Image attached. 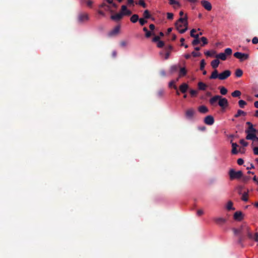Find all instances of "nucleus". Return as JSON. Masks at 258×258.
I'll return each instance as SVG.
<instances>
[{"label": "nucleus", "instance_id": "0eeeda50", "mask_svg": "<svg viewBox=\"0 0 258 258\" xmlns=\"http://www.w3.org/2000/svg\"><path fill=\"white\" fill-rule=\"evenodd\" d=\"M89 19V15L86 13H80L78 16V22L79 23H83L87 21Z\"/></svg>", "mask_w": 258, "mask_h": 258}, {"label": "nucleus", "instance_id": "aec40b11", "mask_svg": "<svg viewBox=\"0 0 258 258\" xmlns=\"http://www.w3.org/2000/svg\"><path fill=\"white\" fill-rule=\"evenodd\" d=\"M220 63V61L218 59H215L212 60L211 62V65L212 67L215 70H216V69L218 68L219 64Z\"/></svg>", "mask_w": 258, "mask_h": 258}, {"label": "nucleus", "instance_id": "37998d69", "mask_svg": "<svg viewBox=\"0 0 258 258\" xmlns=\"http://www.w3.org/2000/svg\"><path fill=\"white\" fill-rule=\"evenodd\" d=\"M201 40L203 42L202 46H204L206 44H207L208 43L207 39L205 37H202L201 38Z\"/></svg>", "mask_w": 258, "mask_h": 258}, {"label": "nucleus", "instance_id": "a211bd4d", "mask_svg": "<svg viewBox=\"0 0 258 258\" xmlns=\"http://www.w3.org/2000/svg\"><path fill=\"white\" fill-rule=\"evenodd\" d=\"M215 222L218 225H222L226 222V219L223 218H216L214 219Z\"/></svg>", "mask_w": 258, "mask_h": 258}, {"label": "nucleus", "instance_id": "a878e982", "mask_svg": "<svg viewBox=\"0 0 258 258\" xmlns=\"http://www.w3.org/2000/svg\"><path fill=\"white\" fill-rule=\"evenodd\" d=\"M187 71L185 68H181L180 69L179 77H181L186 75Z\"/></svg>", "mask_w": 258, "mask_h": 258}, {"label": "nucleus", "instance_id": "13d9d810", "mask_svg": "<svg viewBox=\"0 0 258 258\" xmlns=\"http://www.w3.org/2000/svg\"><path fill=\"white\" fill-rule=\"evenodd\" d=\"M160 38L159 36H155L154 38L152 39V41L154 42H157L160 40Z\"/></svg>", "mask_w": 258, "mask_h": 258}, {"label": "nucleus", "instance_id": "de8ad7c7", "mask_svg": "<svg viewBox=\"0 0 258 258\" xmlns=\"http://www.w3.org/2000/svg\"><path fill=\"white\" fill-rule=\"evenodd\" d=\"M157 42V46L158 48H162L164 46V42L163 41L160 40Z\"/></svg>", "mask_w": 258, "mask_h": 258}, {"label": "nucleus", "instance_id": "3c124183", "mask_svg": "<svg viewBox=\"0 0 258 258\" xmlns=\"http://www.w3.org/2000/svg\"><path fill=\"white\" fill-rule=\"evenodd\" d=\"M152 35H155V33L154 32H151L149 31V30L145 33V37L146 38H149Z\"/></svg>", "mask_w": 258, "mask_h": 258}, {"label": "nucleus", "instance_id": "20e7f679", "mask_svg": "<svg viewBox=\"0 0 258 258\" xmlns=\"http://www.w3.org/2000/svg\"><path fill=\"white\" fill-rule=\"evenodd\" d=\"M230 180L239 179L243 176V172L241 170L236 171L234 169H231L229 171Z\"/></svg>", "mask_w": 258, "mask_h": 258}, {"label": "nucleus", "instance_id": "f3484780", "mask_svg": "<svg viewBox=\"0 0 258 258\" xmlns=\"http://www.w3.org/2000/svg\"><path fill=\"white\" fill-rule=\"evenodd\" d=\"M231 144L232 147L231 153L233 154H237L238 152L237 150V148L238 147V145L236 143H233L232 141H231Z\"/></svg>", "mask_w": 258, "mask_h": 258}, {"label": "nucleus", "instance_id": "58836bf2", "mask_svg": "<svg viewBox=\"0 0 258 258\" xmlns=\"http://www.w3.org/2000/svg\"><path fill=\"white\" fill-rule=\"evenodd\" d=\"M249 239L258 242V232H256L254 235L252 233V238H249Z\"/></svg>", "mask_w": 258, "mask_h": 258}, {"label": "nucleus", "instance_id": "423d86ee", "mask_svg": "<svg viewBox=\"0 0 258 258\" xmlns=\"http://www.w3.org/2000/svg\"><path fill=\"white\" fill-rule=\"evenodd\" d=\"M233 55L236 58L239 59L240 61L247 59L249 57L248 54L243 53L240 52H236L234 53Z\"/></svg>", "mask_w": 258, "mask_h": 258}, {"label": "nucleus", "instance_id": "e433bc0d", "mask_svg": "<svg viewBox=\"0 0 258 258\" xmlns=\"http://www.w3.org/2000/svg\"><path fill=\"white\" fill-rule=\"evenodd\" d=\"M169 3L170 5H177L179 7L180 6V3L176 1H175V0H169Z\"/></svg>", "mask_w": 258, "mask_h": 258}, {"label": "nucleus", "instance_id": "f704fd0d", "mask_svg": "<svg viewBox=\"0 0 258 258\" xmlns=\"http://www.w3.org/2000/svg\"><path fill=\"white\" fill-rule=\"evenodd\" d=\"M245 237L243 235L239 234L237 243L239 244H242V242L244 240Z\"/></svg>", "mask_w": 258, "mask_h": 258}, {"label": "nucleus", "instance_id": "473e14b6", "mask_svg": "<svg viewBox=\"0 0 258 258\" xmlns=\"http://www.w3.org/2000/svg\"><path fill=\"white\" fill-rule=\"evenodd\" d=\"M241 92L239 90H235L231 94V95L233 97H239L241 95Z\"/></svg>", "mask_w": 258, "mask_h": 258}, {"label": "nucleus", "instance_id": "09e8293b", "mask_svg": "<svg viewBox=\"0 0 258 258\" xmlns=\"http://www.w3.org/2000/svg\"><path fill=\"white\" fill-rule=\"evenodd\" d=\"M122 14V16H130L132 14V11L130 10L127 9L125 12L123 13H121Z\"/></svg>", "mask_w": 258, "mask_h": 258}, {"label": "nucleus", "instance_id": "e2e57ef3", "mask_svg": "<svg viewBox=\"0 0 258 258\" xmlns=\"http://www.w3.org/2000/svg\"><path fill=\"white\" fill-rule=\"evenodd\" d=\"M237 164L239 165H241L243 164L244 163V161L241 158H239L238 160H237Z\"/></svg>", "mask_w": 258, "mask_h": 258}, {"label": "nucleus", "instance_id": "c756f323", "mask_svg": "<svg viewBox=\"0 0 258 258\" xmlns=\"http://www.w3.org/2000/svg\"><path fill=\"white\" fill-rule=\"evenodd\" d=\"M235 74L236 77L238 78L241 77L243 75V71L242 70L238 69L235 71Z\"/></svg>", "mask_w": 258, "mask_h": 258}, {"label": "nucleus", "instance_id": "f03ea898", "mask_svg": "<svg viewBox=\"0 0 258 258\" xmlns=\"http://www.w3.org/2000/svg\"><path fill=\"white\" fill-rule=\"evenodd\" d=\"M176 29L181 34L186 32L188 29L187 16L186 15L184 18H180L175 24Z\"/></svg>", "mask_w": 258, "mask_h": 258}, {"label": "nucleus", "instance_id": "2eb2a0df", "mask_svg": "<svg viewBox=\"0 0 258 258\" xmlns=\"http://www.w3.org/2000/svg\"><path fill=\"white\" fill-rule=\"evenodd\" d=\"M123 17L122 14L121 13H119L117 14H116L113 15H111L110 17V18L111 20L115 21H118L122 19Z\"/></svg>", "mask_w": 258, "mask_h": 258}, {"label": "nucleus", "instance_id": "9d476101", "mask_svg": "<svg viewBox=\"0 0 258 258\" xmlns=\"http://www.w3.org/2000/svg\"><path fill=\"white\" fill-rule=\"evenodd\" d=\"M120 28L119 25L116 26L113 30L108 33V36L109 37H113L117 35L119 32Z\"/></svg>", "mask_w": 258, "mask_h": 258}, {"label": "nucleus", "instance_id": "c9c22d12", "mask_svg": "<svg viewBox=\"0 0 258 258\" xmlns=\"http://www.w3.org/2000/svg\"><path fill=\"white\" fill-rule=\"evenodd\" d=\"M246 104V102L243 100H240L238 101L239 106L241 108H243Z\"/></svg>", "mask_w": 258, "mask_h": 258}, {"label": "nucleus", "instance_id": "5701e85b", "mask_svg": "<svg viewBox=\"0 0 258 258\" xmlns=\"http://www.w3.org/2000/svg\"><path fill=\"white\" fill-rule=\"evenodd\" d=\"M179 69V66L177 65H173L171 66L170 68V73L171 74H172L174 73H176Z\"/></svg>", "mask_w": 258, "mask_h": 258}, {"label": "nucleus", "instance_id": "49530a36", "mask_svg": "<svg viewBox=\"0 0 258 258\" xmlns=\"http://www.w3.org/2000/svg\"><path fill=\"white\" fill-rule=\"evenodd\" d=\"M191 97H196L198 94V91L195 90H190L189 91Z\"/></svg>", "mask_w": 258, "mask_h": 258}, {"label": "nucleus", "instance_id": "680f3d73", "mask_svg": "<svg viewBox=\"0 0 258 258\" xmlns=\"http://www.w3.org/2000/svg\"><path fill=\"white\" fill-rule=\"evenodd\" d=\"M253 153L255 155H258V146L253 148Z\"/></svg>", "mask_w": 258, "mask_h": 258}, {"label": "nucleus", "instance_id": "0e129e2a", "mask_svg": "<svg viewBox=\"0 0 258 258\" xmlns=\"http://www.w3.org/2000/svg\"><path fill=\"white\" fill-rule=\"evenodd\" d=\"M93 2L91 1V0H87L86 1V4H87V5L89 7H92V5L93 4Z\"/></svg>", "mask_w": 258, "mask_h": 258}, {"label": "nucleus", "instance_id": "2f4dec72", "mask_svg": "<svg viewBox=\"0 0 258 258\" xmlns=\"http://www.w3.org/2000/svg\"><path fill=\"white\" fill-rule=\"evenodd\" d=\"M219 89H220V93L222 95H225L227 94L228 91H227V89L225 88L224 87H223V86L220 87Z\"/></svg>", "mask_w": 258, "mask_h": 258}, {"label": "nucleus", "instance_id": "603ef678", "mask_svg": "<svg viewBox=\"0 0 258 258\" xmlns=\"http://www.w3.org/2000/svg\"><path fill=\"white\" fill-rule=\"evenodd\" d=\"M139 22H140V24H141V25L142 26H143L144 25H145L146 23H147V21L145 20L144 19H143V18H140V19H139Z\"/></svg>", "mask_w": 258, "mask_h": 258}, {"label": "nucleus", "instance_id": "412c9836", "mask_svg": "<svg viewBox=\"0 0 258 258\" xmlns=\"http://www.w3.org/2000/svg\"><path fill=\"white\" fill-rule=\"evenodd\" d=\"M198 88L200 90H205L207 88V85L202 82H200L198 84Z\"/></svg>", "mask_w": 258, "mask_h": 258}, {"label": "nucleus", "instance_id": "a19ab883", "mask_svg": "<svg viewBox=\"0 0 258 258\" xmlns=\"http://www.w3.org/2000/svg\"><path fill=\"white\" fill-rule=\"evenodd\" d=\"M164 93V91L163 89H160L158 91L157 93V95L158 97H162Z\"/></svg>", "mask_w": 258, "mask_h": 258}, {"label": "nucleus", "instance_id": "393cba45", "mask_svg": "<svg viewBox=\"0 0 258 258\" xmlns=\"http://www.w3.org/2000/svg\"><path fill=\"white\" fill-rule=\"evenodd\" d=\"M139 16L137 14H134L131 17L130 20L132 23H135L139 20Z\"/></svg>", "mask_w": 258, "mask_h": 258}, {"label": "nucleus", "instance_id": "864d4df0", "mask_svg": "<svg viewBox=\"0 0 258 258\" xmlns=\"http://www.w3.org/2000/svg\"><path fill=\"white\" fill-rule=\"evenodd\" d=\"M200 42V39H195L192 41V45H194V46H195V45H197L198 44H199Z\"/></svg>", "mask_w": 258, "mask_h": 258}, {"label": "nucleus", "instance_id": "4d7b16f0", "mask_svg": "<svg viewBox=\"0 0 258 258\" xmlns=\"http://www.w3.org/2000/svg\"><path fill=\"white\" fill-rule=\"evenodd\" d=\"M191 55L194 57H196L201 56V53L200 52H196L195 51H192L191 52Z\"/></svg>", "mask_w": 258, "mask_h": 258}, {"label": "nucleus", "instance_id": "4468645a", "mask_svg": "<svg viewBox=\"0 0 258 258\" xmlns=\"http://www.w3.org/2000/svg\"><path fill=\"white\" fill-rule=\"evenodd\" d=\"M234 219L238 221H241L243 218V215L240 211H236L233 215Z\"/></svg>", "mask_w": 258, "mask_h": 258}, {"label": "nucleus", "instance_id": "7ed1b4c3", "mask_svg": "<svg viewBox=\"0 0 258 258\" xmlns=\"http://www.w3.org/2000/svg\"><path fill=\"white\" fill-rule=\"evenodd\" d=\"M231 72L229 70H225L224 72L218 74L217 70H215L210 76V79H219L220 80H224L227 79L230 75Z\"/></svg>", "mask_w": 258, "mask_h": 258}, {"label": "nucleus", "instance_id": "774afa93", "mask_svg": "<svg viewBox=\"0 0 258 258\" xmlns=\"http://www.w3.org/2000/svg\"><path fill=\"white\" fill-rule=\"evenodd\" d=\"M160 74V75L163 77H165L166 76V72L164 70L161 71Z\"/></svg>", "mask_w": 258, "mask_h": 258}, {"label": "nucleus", "instance_id": "8fccbe9b", "mask_svg": "<svg viewBox=\"0 0 258 258\" xmlns=\"http://www.w3.org/2000/svg\"><path fill=\"white\" fill-rule=\"evenodd\" d=\"M239 142L243 147H247L248 145V142L245 141L244 139H241Z\"/></svg>", "mask_w": 258, "mask_h": 258}, {"label": "nucleus", "instance_id": "ddd939ff", "mask_svg": "<svg viewBox=\"0 0 258 258\" xmlns=\"http://www.w3.org/2000/svg\"><path fill=\"white\" fill-rule=\"evenodd\" d=\"M202 6L207 11H211L212 7L211 4L207 1H202L201 2Z\"/></svg>", "mask_w": 258, "mask_h": 258}, {"label": "nucleus", "instance_id": "c03bdc74", "mask_svg": "<svg viewBox=\"0 0 258 258\" xmlns=\"http://www.w3.org/2000/svg\"><path fill=\"white\" fill-rule=\"evenodd\" d=\"M216 53L215 51H212V52L210 51H207L205 52V54L208 56H212L213 55Z\"/></svg>", "mask_w": 258, "mask_h": 258}, {"label": "nucleus", "instance_id": "6e6552de", "mask_svg": "<svg viewBox=\"0 0 258 258\" xmlns=\"http://www.w3.org/2000/svg\"><path fill=\"white\" fill-rule=\"evenodd\" d=\"M246 134L247 135L245 137L246 140H252V144L256 142L257 143V144H258V138L256 136V133H248Z\"/></svg>", "mask_w": 258, "mask_h": 258}, {"label": "nucleus", "instance_id": "052dcab7", "mask_svg": "<svg viewBox=\"0 0 258 258\" xmlns=\"http://www.w3.org/2000/svg\"><path fill=\"white\" fill-rule=\"evenodd\" d=\"M127 7L125 5H122L121 7V12L120 13H123L127 10Z\"/></svg>", "mask_w": 258, "mask_h": 258}, {"label": "nucleus", "instance_id": "bf43d9fd", "mask_svg": "<svg viewBox=\"0 0 258 258\" xmlns=\"http://www.w3.org/2000/svg\"><path fill=\"white\" fill-rule=\"evenodd\" d=\"M252 43L254 44L258 43V38L257 37H253L252 39Z\"/></svg>", "mask_w": 258, "mask_h": 258}, {"label": "nucleus", "instance_id": "6ab92c4d", "mask_svg": "<svg viewBox=\"0 0 258 258\" xmlns=\"http://www.w3.org/2000/svg\"><path fill=\"white\" fill-rule=\"evenodd\" d=\"M198 111L201 113H206L209 111L208 108L205 105H201L198 107Z\"/></svg>", "mask_w": 258, "mask_h": 258}, {"label": "nucleus", "instance_id": "1a4fd4ad", "mask_svg": "<svg viewBox=\"0 0 258 258\" xmlns=\"http://www.w3.org/2000/svg\"><path fill=\"white\" fill-rule=\"evenodd\" d=\"M246 223H243L238 228H233L232 229V231L234 232L235 235H237L238 234L243 235V230L244 229V227L246 226Z\"/></svg>", "mask_w": 258, "mask_h": 258}, {"label": "nucleus", "instance_id": "4c0bfd02", "mask_svg": "<svg viewBox=\"0 0 258 258\" xmlns=\"http://www.w3.org/2000/svg\"><path fill=\"white\" fill-rule=\"evenodd\" d=\"M224 53H225L226 56H229L231 55L232 53V50L230 48H227L225 49Z\"/></svg>", "mask_w": 258, "mask_h": 258}, {"label": "nucleus", "instance_id": "7c9ffc66", "mask_svg": "<svg viewBox=\"0 0 258 258\" xmlns=\"http://www.w3.org/2000/svg\"><path fill=\"white\" fill-rule=\"evenodd\" d=\"M241 200L244 202H247L248 200V195L247 192H244L241 197Z\"/></svg>", "mask_w": 258, "mask_h": 258}, {"label": "nucleus", "instance_id": "4be33fe9", "mask_svg": "<svg viewBox=\"0 0 258 258\" xmlns=\"http://www.w3.org/2000/svg\"><path fill=\"white\" fill-rule=\"evenodd\" d=\"M216 57L217 59H220L222 60H225L227 58L226 55L225 53H220L216 55Z\"/></svg>", "mask_w": 258, "mask_h": 258}, {"label": "nucleus", "instance_id": "dca6fc26", "mask_svg": "<svg viewBox=\"0 0 258 258\" xmlns=\"http://www.w3.org/2000/svg\"><path fill=\"white\" fill-rule=\"evenodd\" d=\"M188 88V85L186 83H182L179 87L180 91L182 93H185Z\"/></svg>", "mask_w": 258, "mask_h": 258}, {"label": "nucleus", "instance_id": "f257e3e1", "mask_svg": "<svg viewBox=\"0 0 258 258\" xmlns=\"http://www.w3.org/2000/svg\"><path fill=\"white\" fill-rule=\"evenodd\" d=\"M218 101V105L222 108L225 109L228 106V102L226 98H222L220 95H215L209 100L210 104L212 106H216Z\"/></svg>", "mask_w": 258, "mask_h": 258}, {"label": "nucleus", "instance_id": "b1692460", "mask_svg": "<svg viewBox=\"0 0 258 258\" xmlns=\"http://www.w3.org/2000/svg\"><path fill=\"white\" fill-rule=\"evenodd\" d=\"M246 113L244 111L242 110H238L237 113L234 115V117L235 118H238V117H239L241 115H246Z\"/></svg>", "mask_w": 258, "mask_h": 258}, {"label": "nucleus", "instance_id": "5fc2aeb1", "mask_svg": "<svg viewBox=\"0 0 258 258\" xmlns=\"http://www.w3.org/2000/svg\"><path fill=\"white\" fill-rule=\"evenodd\" d=\"M173 14L171 13H167V18L168 20H172L173 18Z\"/></svg>", "mask_w": 258, "mask_h": 258}, {"label": "nucleus", "instance_id": "338daca9", "mask_svg": "<svg viewBox=\"0 0 258 258\" xmlns=\"http://www.w3.org/2000/svg\"><path fill=\"white\" fill-rule=\"evenodd\" d=\"M245 149L243 147H240L239 149V152H240L242 154H243L245 152Z\"/></svg>", "mask_w": 258, "mask_h": 258}, {"label": "nucleus", "instance_id": "cd10ccee", "mask_svg": "<svg viewBox=\"0 0 258 258\" xmlns=\"http://www.w3.org/2000/svg\"><path fill=\"white\" fill-rule=\"evenodd\" d=\"M256 130L253 127V125L251 126H248V128L245 131V133H256Z\"/></svg>", "mask_w": 258, "mask_h": 258}, {"label": "nucleus", "instance_id": "69168bd1", "mask_svg": "<svg viewBox=\"0 0 258 258\" xmlns=\"http://www.w3.org/2000/svg\"><path fill=\"white\" fill-rule=\"evenodd\" d=\"M203 214H204V211L200 209L197 211V215L199 216L202 215Z\"/></svg>", "mask_w": 258, "mask_h": 258}, {"label": "nucleus", "instance_id": "79ce46f5", "mask_svg": "<svg viewBox=\"0 0 258 258\" xmlns=\"http://www.w3.org/2000/svg\"><path fill=\"white\" fill-rule=\"evenodd\" d=\"M175 83V81L172 80L171 81H170L169 83V87H173V88L175 89V90H177V86L176 85H174Z\"/></svg>", "mask_w": 258, "mask_h": 258}, {"label": "nucleus", "instance_id": "c85d7f7f", "mask_svg": "<svg viewBox=\"0 0 258 258\" xmlns=\"http://www.w3.org/2000/svg\"><path fill=\"white\" fill-rule=\"evenodd\" d=\"M242 181L244 183H247L248 181L251 179V177L249 175L242 176L241 177Z\"/></svg>", "mask_w": 258, "mask_h": 258}, {"label": "nucleus", "instance_id": "72a5a7b5", "mask_svg": "<svg viewBox=\"0 0 258 258\" xmlns=\"http://www.w3.org/2000/svg\"><path fill=\"white\" fill-rule=\"evenodd\" d=\"M143 16L145 19H149L151 18V15L148 10H146L144 11L143 13Z\"/></svg>", "mask_w": 258, "mask_h": 258}, {"label": "nucleus", "instance_id": "ea45409f", "mask_svg": "<svg viewBox=\"0 0 258 258\" xmlns=\"http://www.w3.org/2000/svg\"><path fill=\"white\" fill-rule=\"evenodd\" d=\"M205 65L206 62L205 60L204 59H202L200 62V70L202 71L204 70Z\"/></svg>", "mask_w": 258, "mask_h": 258}, {"label": "nucleus", "instance_id": "39448f33", "mask_svg": "<svg viewBox=\"0 0 258 258\" xmlns=\"http://www.w3.org/2000/svg\"><path fill=\"white\" fill-rule=\"evenodd\" d=\"M195 114V110L192 108H190L186 110L185 112V116L187 119L192 120L194 119Z\"/></svg>", "mask_w": 258, "mask_h": 258}, {"label": "nucleus", "instance_id": "9b49d317", "mask_svg": "<svg viewBox=\"0 0 258 258\" xmlns=\"http://www.w3.org/2000/svg\"><path fill=\"white\" fill-rule=\"evenodd\" d=\"M252 233L251 231L250 228L246 224V226L244 227V229L243 230V234H246L247 238L249 239L252 238Z\"/></svg>", "mask_w": 258, "mask_h": 258}, {"label": "nucleus", "instance_id": "bb28decb", "mask_svg": "<svg viewBox=\"0 0 258 258\" xmlns=\"http://www.w3.org/2000/svg\"><path fill=\"white\" fill-rule=\"evenodd\" d=\"M233 203L232 201H229L228 202L226 208L228 210H235V208L233 207Z\"/></svg>", "mask_w": 258, "mask_h": 258}, {"label": "nucleus", "instance_id": "6e6d98bb", "mask_svg": "<svg viewBox=\"0 0 258 258\" xmlns=\"http://www.w3.org/2000/svg\"><path fill=\"white\" fill-rule=\"evenodd\" d=\"M243 188V186L242 185H239L237 186V189L238 190V194L239 195L242 194V190Z\"/></svg>", "mask_w": 258, "mask_h": 258}, {"label": "nucleus", "instance_id": "f8f14e48", "mask_svg": "<svg viewBox=\"0 0 258 258\" xmlns=\"http://www.w3.org/2000/svg\"><path fill=\"white\" fill-rule=\"evenodd\" d=\"M204 122L207 125H211L214 123V118L212 115H208L204 118Z\"/></svg>", "mask_w": 258, "mask_h": 258}, {"label": "nucleus", "instance_id": "a18cd8bd", "mask_svg": "<svg viewBox=\"0 0 258 258\" xmlns=\"http://www.w3.org/2000/svg\"><path fill=\"white\" fill-rule=\"evenodd\" d=\"M136 4H138L142 6L143 8L147 7V5L143 0H140L138 3H136Z\"/></svg>", "mask_w": 258, "mask_h": 258}]
</instances>
